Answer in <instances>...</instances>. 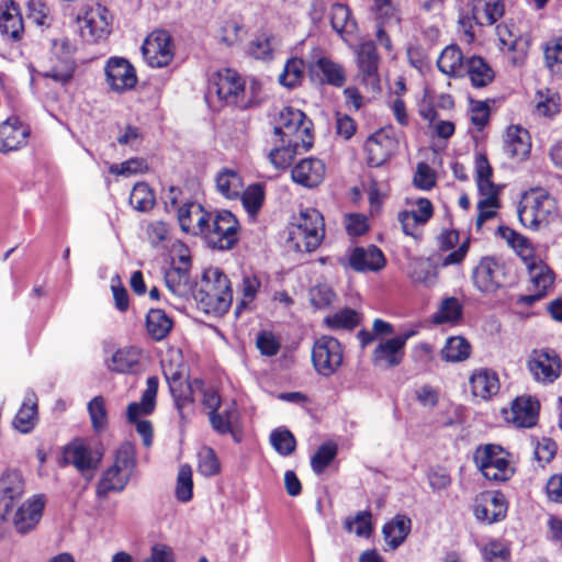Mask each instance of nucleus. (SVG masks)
I'll use <instances>...</instances> for the list:
<instances>
[{
	"mask_svg": "<svg viewBox=\"0 0 562 562\" xmlns=\"http://www.w3.org/2000/svg\"><path fill=\"white\" fill-rule=\"evenodd\" d=\"M194 300L204 313L215 316L224 315L233 302L228 278L218 268H207L194 292Z\"/></svg>",
	"mask_w": 562,
	"mask_h": 562,
	"instance_id": "obj_1",
	"label": "nucleus"
},
{
	"mask_svg": "<svg viewBox=\"0 0 562 562\" xmlns=\"http://www.w3.org/2000/svg\"><path fill=\"white\" fill-rule=\"evenodd\" d=\"M558 216L555 199L542 188L525 192L518 206L520 223L532 231L547 227Z\"/></svg>",
	"mask_w": 562,
	"mask_h": 562,
	"instance_id": "obj_2",
	"label": "nucleus"
},
{
	"mask_svg": "<svg viewBox=\"0 0 562 562\" xmlns=\"http://www.w3.org/2000/svg\"><path fill=\"white\" fill-rule=\"evenodd\" d=\"M216 94L226 103L241 109L251 108L259 103L260 85L252 80L246 87L245 80L234 69H221L214 79Z\"/></svg>",
	"mask_w": 562,
	"mask_h": 562,
	"instance_id": "obj_3",
	"label": "nucleus"
},
{
	"mask_svg": "<svg viewBox=\"0 0 562 562\" xmlns=\"http://www.w3.org/2000/svg\"><path fill=\"white\" fill-rule=\"evenodd\" d=\"M324 235V218L313 207L301 210L289 228V241L299 251L315 250L321 245Z\"/></svg>",
	"mask_w": 562,
	"mask_h": 562,
	"instance_id": "obj_4",
	"label": "nucleus"
},
{
	"mask_svg": "<svg viewBox=\"0 0 562 562\" xmlns=\"http://www.w3.org/2000/svg\"><path fill=\"white\" fill-rule=\"evenodd\" d=\"M473 461L480 473L488 481L506 482L515 473L509 452L498 445L479 446L474 451Z\"/></svg>",
	"mask_w": 562,
	"mask_h": 562,
	"instance_id": "obj_5",
	"label": "nucleus"
},
{
	"mask_svg": "<svg viewBox=\"0 0 562 562\" xmlns=\"http://www.w3.org/2000/svg\"><path fill=\"white\" fill-rule=\"evenodd\" d=\"M312 126V121L301 110L285 106L276 119L274 134L280 140H292L306 151L313 145Z\"/></svg>",
	"mask_w": 562,
	"mask_h": 562,
	"instance_id": "obj_6",
	"label": "nucleus"
},
{
	"mask_svg": "<svg viewBox=\"0 0 562 562\" xmlns=\"http://www.w3.org/2000/svg\"><path fill=\"white\" fill-rule=\"evenodd\" d=\"M135 464L134 447L128 442L123 443L116 452L114 464L103 473L97 485L98 497L104 498L110 492L123 491L134 472Z\"/></svg>",
	"mask_w": 562,
	"mask_h": 562,
	"instance_id": "obj_7",
	"label": "nucleus"
},
{
	"mask_svg": "<svg viewBox=\"0 0 562 562\" xmlns=\"http://www.w3.org/2000/svg\"><path fill=\"white\" fill-rule=\"evenodd\" d=\"M161 364L176 406L183 418L186 411L192 408L193 393L196 389L202 387V380L194 379L189 383L182 381L184 368L180 363L179 353L172 355L170 360L164 359Z\"/></svg>",
	"mask_w": 562,
	"mask_h": 562,
	"instance_id": "obj_8",
	"label": "nucleus"
},
{
	"mask_svg": "<svg viewBox=\"0 0 562 562\" xmlns=\"http://www.w3.org/2000/svg\"><path fill=\"white\" fill-rule=\"evenodd\" d=\"M74 45L66 37L53 41L52 57L49 64L37 71V76L48 78L64 86L70 82L76 70V63L72 59Z\"/></svg>",
	"mask_w": 562,
	"mask_h": 562,
	"instance_id": "obj_9",
	"label": "nucleus"
},
{
	"mask_svg": "<svg viewBox=\"0 0 562 562\" xmlns=\"http://www.w3.org/2000/svg\"><path fill=\"white\" fill-rule=\"evenodd\" d=\"M203 233L204 238L212 248L225 250L233 248L239 238V223L229 211H218L211 214Z\"/></svg>",
	"mask_w": 562,
	"mask_h": 562,
	"instance_id": "obj_10",
	"label": "nucleus"
},
{
	"mask_svg": "<svg viewBox=\"0 0 562 562\" xmlns=\"http://www.w3.org/2000/svg\"><path fill=\"white\" fill-rule=\"evenodd\" d=\"M344 361L342 346L331 336H321L312 347V363L315 371L325 378L335 374Z\"/></svg>",
	"mask_w": 562,
	"mask_h": 562,
	"instance_id": "obj_11",
	"label": "nucleus"
},
{
	"mask_svg": "<svg viewBox=\"0 0 562 562\" xmlns=\"http://www.w3.org/2000/svg\"><path fill=\"white\" fill-rule=\"evenodd\" d=\"M417 334L414 329L404 330L392 338H380L372 351L371 361L380 369H391L402 363L405 346Z\"/></svg>",
	"mask_w": 562,
	"mask_h": 562,
	"instance_id": "obj_12",
	"label": "nucleus"
},
{
	"mask_svg": "<svg viewBox=\"0 0 562 562\" xmlns=\"http://www.w3.org/2000/svg\"><path fill=\"white\" fill-rule=\"evenodd\" d=\"M472 279L480 292L494 293L507 282L506 265L494 257H485L474 268Z\"/></svg>",
	"mask_w": 562,
	"mask_h": 562,
	"instance_id": "obj_13",
	"label": "nucleus"
},
{
	"mask_svg": "<svg viewBox=\"0 0 562 562\" xmlns=\"http://www.w3.org/2000/svg\"><path fill=\"white\" fill-rule=\"evenodd\" d=\"M407 204L409 209L401 211L397 215V221L405 235L414 239H420L424 225L432 217V204L426 198L409 200Z\"/></svg>",
	"mask_w": 562,
	"mask_h": 562,
	"instance_id": "obj_14",
	"label": "nucleus"
},
{
	"mask_svg": "<svg viewBox=\"0 0 562 562\" xmlns=\"http://www.w3.org/2000/svg\"><path fill=\"white\" fill-rule=\"evenodd\" d=\"M105 83L114 93L133 90L137 83L134 66L124 57H110L104 65Z\"/></svg>",
	"mask_w": 562,
	"mask_h": 562,
	"instance_id": "obj_15",
	"label": "nucleus"
},
{
	"mask_svg": "<svg viewBox=\"0 0 562 562\" xmlns=\"http://www.w3.org/2000/svg\"><path fill=\"white\" fill-rule=\"evenodd\" d=\"M76 22L80 37L87 43H97L110 33L108 10L101 5L91 7L78 14Z\"/></svg>",
	"mask_w": 562,
	"mask_h": 562,
	"instance_id": "obj_16",
	"label": "nucleus"
},
{
	"mask_svg": "<svg viewBox=\"0 0 562 562\" xmlns=\"http://www.w3.org/2000/svg\"><path fill=\"white\" fill-rule=\"evenodd\" d=\"M527 368L537 382L551 384L561 375L562 362L555 351L540 349L530 353Z\"/></svg>",
	"mask_w": 562,
	"mask_h": 562,
	"instance_id": "obj_17",
	"label": "nucleus"
},
{
	"mask_svg": "<svg viewBox=\"0 0 562 562\" xmlns=\"http://www.w3.org/2000/svg\"><path fill=\"white\" fill-rule=\"evenodd\" d=\"M142 52L150 67L161 68L169 65L173 58L171 36L166 31H154L146 37Z\"/></svg>",
	"mask_w": 562,
	"mask_h": 562,
	"instance_id": "obj_18",
	"label": "nucleus"
},
{
	"mask_svg": "<svg viewBox=\"0 0 562 562\" xmlns=\"http://www.w3.org/2000/svg\"><path fill=\"white\" fill-rule=\"evenodd\" d=\"M24 480L20 472L8 471L0 476V519L8 520L24 494Z\"/></svg>",
	"mask_w": 562,
	"mask_h": 562,
	"instance_id": "obj_19",
	"label": "nucleus"
},
{
	"mask_svg": "<svg viewBox=\"0 0 562 562\" xmlns=\"http://www.w3.org/2000/svg\"><path fill=\"white\" fill-rule=\"evenodd\" d=\"M358 76L372 91L380 89L379 56L372 42L361 43L357 50Z\"/></svg>",
	"mask_w": 562,
	"mask_h": 562,
	"instance_id": "obj_20",
	"label": "nucleus"
},
{
	"mask_svg": "<svg viewBox=\"0 0 562 562\" xmlns=\"http://www.w3.org/2000/svg\"><path fill=\"white\" fill-rule=\"evenodd\" d=\"M348 267L356 272H378L386 266L383 251L375 245L353 247L348 252Z\"/></svg>",
	"mask_w": 562,
	"mask_h": 562,
	"instance_id": "obj_21",
	"label": "nucleus"
},
{
	"mask_svg": "<svg viewBox=\"0 0 562 562\" xmlns=\"http://www.w3.org/2000/svg\"><path fill=\"white\" fill-rule=\"evenodd\" d=\"M397 142L391 131L382 128L372 134L364 144L368 164L372 167L383 165L396 151Z\"/></svg>",
	"mask_w": 562,
	"mask_h": 562,
	"instance_id": "obj_22",
	"label": "nucleus"
},
{
	"mask_svg": "<svg viewBox=\"0 0 562 562\" xmlns=\"http://www.w3.org/2000/svg\"><path fill=\"white\" fill-rule=\"evenodd\" d=\"M506 422L518 428H530L536 425L539 415V403L530 396L517 397L508 409H503Z\"/></svg>",
	"mask_w": 562,
	"mask_h": 562,
	"instance_id": "obj_23",
	"label": "nucleus"
},
{
	"mask_svg": "<svg viewBox=\"0 0 562 562\" xmlns=\"http://www.w3.org/2000/svg\"><path fill=\"white\" fill-rule=\"evenodd\" d=\"M308 72L313 80L336 88L342 87L347 81L344 66L327 56H321L310 63Z\"/></svg>",
	"mask_w": 562,
	"mask_h": 562,
	"instance_id": "obj_24",
	"label": "nucleus"
},
{
	"mask_svg": "<svg viewBox=\"0 0 562 562\" xmlns=\"http://www.w3.org/2000/svg\"><path fill=\"white\" fill-rule=\"evenodd\" d=\"M45 506L43 495H35L21 504L14 515L12 522L19 533H26L34 529L40 522Z\"/></svg>",
	"mask_w": 562,
	"mask_h": 562,
	"instance_id": "obj_25",
	"label": "nucleus"
},
{
	"mask_svg": "<svg viewBox=\"0 0 562 562\" xmlns=\"http://www.w3.org/2000/svg\"><path fill=\"white\" fill-rule=\"evenodd\" d=\"M30 128L19 117L11 116L0 124V153L7 154L25 146Z\"/></svg>",
	"mask_w": 562,
	"mask_h": 562,
	"instance_id": "obj_26",
	"label": "nucleus"
},
{
	"mask_svg": "<svg viewBox=\"0 0 562 562\" xmlns=\"http://www.w3.org/2000/svg\"><path fill=\"white\" fill-rule=\"evenodd\" d=\"M506 502L501 493H482L475 498L474 515L486 524L496 522L505 517Z\"/></svg>",
	"mask_w": 562,
	"mask_h": 562,
	"instance_id": "obj_27",
	"label": "nucleus"
},
{
	"mask_svg": "<svg viewBox=\"0 0 562 562\" xmlns=\"http://www.w3.org/2000/svg\"><path fill=\"white\" fill-rule=\"evenodd\" d=\"M527 270L533 293L520 296L519 302L531 305L541 300L553 286L554 273L543 261H538Z\"/></svg>",
	"mask_w": 562,
	"mask_h": 562,
	"instance_id": "obj_28",
	"label": "nucleus"
},
{
	"mask_svg": "<svg viewBox=\"0 0 562 562\" xmlns=\"http://www.w3.org/2000/svg\"><path fill=\"white\" fill-rule=\"evenodd\" d=\"M178 221L183 232L203 235L211 221V213L205 211L201 204L191 202L179 207Z\"/></svg>",
	"mask_w": 562,
	"mask_h": 562,
	"instance_id": "obj_29",
	"label": "nucleus"
},
{
	"mask_svg": "<svg viewBox=\"0 0 562 562\" xmlns=\"http://www.w3.org/2000/svg\"><path fill=\"white\" fill-rule=\"evenodd\" d=\"M326 168L324 162L317 158H304L292 169V180L306 188H315L324 180Z\"/></svg>",
	"mask_w": 562,
	"mask_h": 562,
	"instance_id": "obj_30",
	"label": "nucleus"
},
{
	"mask_svg": "<svg viewBox=\"0 0 562 562\" xmlns=\"http://www.w3.org/2000/svg\"><path fill=\"white\" fill-rule=\"evenodd\" d=\"M64 464H72L80 473L94 471L99 459L92 456L91 450L81 441H72L64 448Z\"/></svg>",
	"mask_w": 562,
	"mask_h": 562,
	"instance_id": "obj_31",
	"label": "nucleus"
},
{
	"mask_svg": "<svg viewBox=\"0 0 562 562\" xmlns=\"http://www.w3.org/2000/svg\"><path fill=\"white\" fill-rule=\"evenodd\" d=\"M471 393L474 397L490 400L499 391V380L495 371L480 368L473 371L470 379Z\"/></svg>",
	"mask_w": 562,
	"mask_h": 562,
	"instance_id": "obj_32",
	"label": "nucleus"
},
{
	"mask_svg": "<svg viewBox=\"0 0 562 562\" xmlns=\"http://www.w3.org/2000/svg\"><path fill=\"white\" fill-rule=\"evenodd\" d=\"M497 36L502 48L513 53L510 60L514 65H521L526 59L529 41L514 32L507 24H499L496 27Z\"/></svg>",
	"mask_w": 562,
	"mask_h": 562,
	"instance_id": "obj_33",
	"label": "nucleus"
},
{
	"mask_svg": "<svg viewBox=\"0 0 562 562\" xmlns=\"http://www.w3.org/2000/svg\"><path fill=\"white\" fill-rule=\"evenodd\" d=\"M142 358L140 349L126 346L115 350L105 360L106 368L116 373H133L137 370Z\"/></svg>",
	"mask_w": 562,
	"mask_h": 562,
	"instance_id": "obj_34",
	"label": "nucleus"
},
{
	"mask_svg": "<svg viewBox=\"0 0 562 562\" xmlns=\"http://www.w3.org/2000/svg\"><path fill=\"white\" fill-rule=\"evenodd\" d=\"M23 29V20L19 5L12 0L1 2L0 31L13 40H19Z\"/></svg>",
	"mask_w": 562,
	"mask_h": 562,
	"instance_id": "obj_35",
	"label": "nucleus"
},
{
	"mask_svg": "<svg viewBox=\"0 0 562 562\" xmlns=\"http://www.w3.org/2000/svg\"><path fill=\"white\" fill-rule=\"evenodd\" d=\"M531 148L530 136L527 130L512 125L506 131L505 151L517 160L525 159Z\"/></svg>",
	"mask_w": 562,
	"mask_h": 562,
	"instance_id": "obj_36",
	"label": "nucleus"
},
{
	"mask_svg": "<svg viewBox=\"0 0 562 562\" xmlns=\"http://www.w3.org/2000/svg\"><path fill=\"white\" fill-rule=\"evenodd\" d=\"M472 19L479 25H492L505 12L502 0H472Z\"/></svg>",
	"mask_w": 562,
	"mask_h": 562,
	"instance_id": "obj_37",
	"label": "nucleus"
},
{
	"mask_svg": "<svg viewBox=\"0 0 562 562\" xmlns=\"http://www.w3.org/2000/svg\"><path fill=\"white\" fill-rule=\"evenodd\" d=\"M158 391V379L149 376L146 381V390L143 392L139 403H131L127 407V419L136 423L140 415H148L155 408V401Z\"/></svg>",
	"mask_w": 562,
	"mask_h": 562,
	"instance_id": "obj_38",
	"label": "nucleus"
},
{
	"mask_svg": "<svg viewBox=\"0 0 562 562\" xmlns=\"http://www.w3.org/2000/svg\"><path fill=\"white\" fill-rule=\"evenodd\" d=\"M465 64L461 49L457 45L447 46L440 54L437 66L439 70L450 77H463Z\"/></svg>",
	"mask_w": 562,
	"mask_h": 562,
	"instance_id": "obj_39",
	"label": "nucleus"
},
{
	"mask_svg": "<svg viewBox=\"0 0 562 562\" xmlns=\"http://www.w3.org/2000/svg\"><path fill=\"white\" fill-rule=\"evenodd\" d=\"M36 422L37 397L35 393L29 392L24 397L22 406L14 417L13 425L19 431L27 434L34 428Z\"/></svg>",
	"mask_w": 562,
	"mask_h": 562,
	"instance_id": "obj_40",
	"label": "nucleus"
},
{
	"mask_svg": "<svg viewBox=\"0 0 562 562\" xmlns=\"http://www.w3.org/2000/svg\"><path fill=\"white\" fill-rule=\"evenodd\" d=\"M217 191L226 199H236L240 195L244 182L238 171L223 168L215 178Z\"/></svg>",
	"mask_w": 562,
	"mask_h": 562,
	"instance_id": "obj_41",
	"label": "nucleus"
},
{
	"mask_svg": "<svg viewBox=\"0 0 562 562\" xmlns=\"http://www.w3.org/2000/svg\"><path fill=\"white\" fill-rule=\"evenodd\" d=\"M465 75L469 76L471 83L476 88L485 87L494 78L492 68L479 56L467 59Z\"/></svg>",
	"mask_w": 562,
	"mask_h": 562,
	"instance_id": "obj_42",
	"label": "nucleus"
},
{
	"mask_svg": "<svg viewBox=\"0 0 562 562\" xmlns=\"http://www.w3.org/2000/svg\"><path fill=\"white\" fill-rule=\"evenodd\" d=\"M278 45L279 41L273 34L261 33L249 42L247 53L259 60H271Z\"/></svg>",
	"mask_w": 562,
	"mask_h": 562,
	"instance_id": "obj_43",
	"label": "nucleus"
},
{
	"mask_svg": "<svg viewBox=\"0 0 562 562\" xmlns=\"http://www.w3.org/2000/svg\"><path fill=\"white\" fill-rule=\"evenodd\" d=\"M411 530V519L405 516H396L383 527V535L387 546L396 549L407 537Z\"/></svg>",
	"mask_w": 562,
	"mask_h": 562,
	"instance_id": "obj_44",
	"label": "nucleus"
},
{
	"mask_svg": "<svg viewBox=\"0 0 562 562\" xmlns=\"http://www.w3.org/2000/svg\"><path fill=\"white\" fill-rule=\"evenodd\" d=\"M408 277L415 284L431 286L436 282L437 272L429 260L414 258L409 261Z\"/></svg>",
	"mask_w": 562,
	"mask_h": 562,
	"instance_id": "obj_45",
	"label": "nucleus"
},
{
	"mask_svg": "<svg viewBox=\"0 0 562 562\" xmlns=\"http://www.w3.org/2000/svg\"><path fill=\"white\" fill-rule=\"evenodd\" d=\"M471 355V345L461 336H453L446 340L440 351L441 358L447 362H461Z\"/></svg>",
	"mask_w": 562,
	"mask_h": 562,
	"instance_id": "obj_46",
	"label": "nucleus"
},
{
	"mask_svg": "<svg viewBox=\"0 0 562 562\" xmlns=\"http://www.w3.org/2000/svg\"><path fill=\"white\" fill-rule=\"evenodd\" d=\"M146 328L155 340H161L171 330L172 322L162 310L153 308L147 314Z\"/></svg>",
	"mask_w": 562,
	"mask_h": 562,
	"instance_id": "obj_47",
	"label": "nucleus"
},
{
	"mask_svg": "<svg viewBox=\"0 0 562 562\" xmlns=\"http://www.w3.org/2000/svg\"><path fill=\"white\" fill-rule=\"evenodd\" d=\"M533 103L538 115L550 117L560 112V97L551 89H539L535 94Z\"/></svg>",
	"mask_w": 562,
	"mask_h": 562,
	"instance_id": "obj_48",
	"label": "nucleus"
},
{
	"mask_svg": "<svg viewBox=\"0 0 562 562\" xmlns=\"http://www.w3.org/2000/svg\"><path fill=\"white\" fill-rule=\"evenodd\" d=\"M165 282L170 293L177 297H184L190 293V277L184 268L171 267L165 273Z\"/></svg>",
	"mask_w": 562,
	"mask_h": 562,
	"instance_id": "obj_49",
	"label": "nucleus"
},
{
	"mask_svg": "<svg viewBox=\"0 0 562 562\" xmlns=\"http://www.w3.org/2000/svg\"><path fill=\"white\" fill-rule=\"evenodd\" d=\"M280 146L270 151L269 160L277 169H285L292 164L294 157L304 150L301 146H294L292 140H280Z\"/></svg>",
	"mask_w": 562,
	"mask_h": 562,
	"instance_id": "obj_50",
	"label": "nucleus"
},
{
	"mask_svg": "<svg viewBox=\"0 0 562 562\" xmlns=\"http://www.w3.org/2000/svg\"><path fill=\"white\" fill-rule=\"evenodd\" d=\"M330 24L338 34H352L356 31V22L351 19L349 8L341 3L333 4Z\"/></svg>",
	"mask_w": 562,
	"mask_h": 562,
	"instance_id": "obj_51",
	"label": "nucleus"
},
{
	"mask_svg": "<svg viewBox=\"0 0 562 562\" xmlns=\"http://www.w3.org/2000/svg\"><path fill=\"white\" fill-rule=\"evenodd\" d=\"M305 65L301 58L293 57L290 58L284 67L282 72L279 75V82L283 87L294 88L299 86L304 78Z\"/></svg>",
	"mask_w": 562,
	"mask_h": 562,
	"instance_id": "obj_52",
	"label": "nucleus"
},
{
	"mask_svg": "<svg viewBox=\"0 0 562 562\" xmlns=\"http://www.w3.org/2000/svg\"><path fill=\"white\" fill-rule=\"evenodd\" d=\"M156 198L153 190L145 182L136 183L130 195V204L138 212H147L155 205Z\"/></svg>",
	"mask_w": 562,
	"mask_h": 562,
	"instance_id": "obj_53",
	"label": "nucleus"
},
{
	"mask_svg": "<svg viewBox=\"0 0 562 562\" xmlns=\"http://www.w3.org/2000/svg\"><path fill=\"white\" fill-rule=\"evenodd\" d=\"M217 37L228 46L239 43L243 38V25L239 19L222 20L217 29Z\"/></svg>",
	"mask_w": 562,
	"mask_h": 562,
	"instance_id": "obj_54",
	"label": "nucleus"
},
{
	"mask_svg": "<svg viewBox=\"0 0 562 562\" xmlns=\"http://www.w3.org/2000/svg\"><path fill=\"white\" fill-rule=\"evenodd\" d=\"M175 494L182 503L191 501L193 496L192 469L189 464H182L179 468Z\"/></svg>",
	"mask_w": 562,
	"mask_h": 562,
	"instance_id": "obj_55",
	"label": "nucleus"
},
{
	"mask_svg": "<svg viewBox=\"0 0 562 562\" xmlns=\"http://www.w3.org/2000/svg\"><path fill=\"white\" fill-rule=\"evenodd\" d=\"M270 443L283 457L292 454L296 448V440L293 434L285 428L274 429L270 434Z\"/></svg>",
	"mask_w": 562,
	"mask_h": 562,
	"instance_id": "obj_56",
	"label": "nucleus"
},
{
	"mask_svg": "<svg viewBox=\"0 0 562 562\" xmlns=\"http://www.w3.org/2000/svg\"><path fill=\"white\" fill-rule=\"evenodd\" d=\"M308 295L312 305L318 310L331 306L337 299L336 293L327 283H318L312 286Z\"/></svg>",
	"mask_w": 562,
	"mask_h": 562,
	"instance_id": "obj_57",
	"label": "nucleus"
},
{
	"mask_svg": "<svg viewBox=\"0 0 562 562\" xmlns=\"http://www.w3.org/2000/svg\"><path fill=\"white\" fill-rule=\"evenodd\" d=\"M544 59L552 74L562 76V37L553 38L546 44Z\"/></svg>",
	"mask_w": 562,
	"mask_h": 562,
	"instance_id": "obj_58",
	"label": "nucleus"
},
{
	"mask_svg": "<svg viewBox=\"0 0 562 562\" xmlns=\"http://www.w3.org/2000/svg\"><path fill=\"white\" fill-rule=\"evenodd\" d=\"M241 201L248 214L255 215L260 210L265 200V188L260 183H254L245 189Z\"/></svg>",
	"mask_w": 562,
	"mask_h": 562,
	"instance_id": "obj_59",
	"label": "nucleus"
},
{
	"mask_svg": "<svg viewBox=\"0 0 562 562\" xmlns=\"http://www.w3.org/2000/svg\"><path fill=\"white\" fill-rule=\"evenodd\" d=\"M324 323L330 329L353 328L359 323V316L351 308H344L325 317Z\"/></svg>",
	"mask_w": 562,
	"mask_h": 562,
	"instance_id": "obj_60",
	"label": "nucleus"
},
{
	"mask_svg": "<svg viewBox=\"0 0 562 562\" xmlns=\"http://www.w3.org/2000/svg\"><path fill=\"white\" fill-rule=\"evenodd\" d=\"M462 306L456 297L445 299L435 315V322L442 323H456L461 318Z\"/></svg>",
	"mask_w": 562,
	"mask_h": 562,
	"instance_id": "obj_61",
	"label": "nucleus"
},
{
	"mask_svg": "<svg viewBox=\"0 0 562 562\" xmlns=\"http://www.w3.org/2000/svg\"><path fill=\"white\" fill-rule=\"evenodd\" d=\"M345 528L348 532H353L358 537H370L372 532L371 513L359 512L355 517H348L345 520Z\"/></svg>",
	"mask_w": 562,
	"mask_h": 562,
	"instance_id": "obj_62",
	"label": "nucleus"
},
{
	"mask_svg": "<svg viewBox=\"0 0 562 562\" xmlns=\"http://www.w3.org/2000/svg\"><path fill=\"white\" fill-rule=\"evenodd\" d=\"M337 454V446L333 442L322 445L316 453L311 459L312 470L316 474L323 471L330 464Z\"/></svg>",
	"mask_w": 562,
	"mask_h": 562,
	"instance_id": "obj_63",
	"label": "nucleus"
},
{
	"mask_svg": "<svg viewBox=\"0 0 562 562\" xmlns=\"http://www.w3.org/2000/svg\"><path fill=\"white\" fill-rule=\"evenodd\" d=\"M147 170L148 165L143 158H131L121 164H113L109 168L111 173L122 177H132L135 175L144 173Z\"/></svg>",
	"mask_w": 562,
	"mask_h": 562,
	"instance_id": "obj_64",
	"label": "nucleus"
}]
</instances>
